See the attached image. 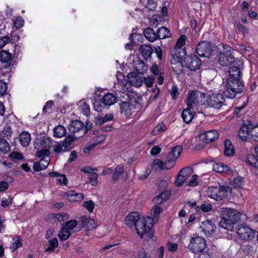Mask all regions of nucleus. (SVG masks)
Listing matches in <instances>:
<instances>
[{
    "label": "nucleus",
    "mask_w": 258,
    "mask_h": 258,
    "mask_svg": "<svg viewBox=\"0 0 258 258\" xmlns=\"http://www.w3.org/2000/svg\"><path fill=\"white\" fill-rule=\"evenodd\" d=\"M231 192V188L226 186L220 187L210 186L208 188L207 194L209 197L217 201L223 200Z\"/></svg>",
    "instance_id": "39448f33"
},
{
    "label": "nucleus",
    "mask_w": 258,
    "mask_h": 258,
    "mask_svg": "<svg viewBox=\"0 0 258 258\" xmlns=\"http://www.w3.org/2000/svg\"><path fill=\"white\" fill-rule=\"evenodd\" d=\"M152 166L153 168H155V169L156 170L158 168L167 169L171 168L173 166V164L170 165L168 161L167 162L164 163L159 159H156L152 163Z\"/></svg>",
    "instance_id": "393cba45"
},
{
    "label": "nucleus",
    "mask_w": 258,
    "mask_h": 258,
    "mask_svg": "<svg viewBox=\"0 0 258 258\" xmlns=\"http://www.w3.org/2000/svg\"><path fill=\"white\" fill-rule=\"evenodd\" d=\"M49 159L48 156H47L46 157H44L40 160V161L39 162V166H41V167H42V168L44 169L48 166L49 164Z\"/></svg>",
    "instance_id": "13d9d810"
},
{
    "label": "nucleus",
    "mask_w": 258,
    "mask_h": 258,
    "mask_svg": "<svg viewBox=\"0 0 258 258\" xmlns=\"http://www.w3.org/2000/svg\"><path fill=\"white\" fill-rule=\"evenodd\" d=\"M123 167L122 165H119L117 166L112 175V179L114 181H116L118 177L123 173Z\"/></svg>",
    "instance_id": "49530a36"
},
{
    "label": "nucleus",
    "mask_w": 258,
    "mask_h": 258,
    "mask_svg": "<svg viewBox=\"0 0 258 258\" xmlns=\"http://www.w3.org/2000/svg\"><path fill=\"white\" fill-rule=\"evenodd\" d=\"M186 37L184 35L181 36L177 40L176 45L172 50V53L181 55H185L184 48H182L185 42Z\"/></svg>",
    "instance_id": "a211bd4d"
},
{
    "label": "nucleus",
    "mask_w": 258,
    "mask_h": 258,
    "mask_svg": "<svg viewBox=\"0 0 258 258\" xmlns=\"http://www.w3.org/2000/svg\"><path fill=\"white\" fill-rule=\"evenodd\" d=\"M192 172L191 168L186 167L182 168L179 172L175 181V184L177 186H181L185 180L191 175Z\"/></svg>",
    "instance_id": "4468645a"
},
{
    "label": "nucleus",
    "mask_w": 258,
    "mask_h": 258,
    "mask_svg": "<svg viewBox=\"0 0 258 258\" xmlns=\"http://www.w3.org/2000/svg\"><path fill=\"white\" fill-rule=\"evenodd\" d=\"M167 249L170 252H174L177 249V244L174 243L168 242L166 245Z\"/></svg>",
    "instance_id": "052dcab7"
},
{
    "label": "nucleus",
    "mask_w": 258,
    "mask_h": 258,
    "mask_svg": "<svg viewBox=\"0 0 258 258\" xmlns=\"http://www.w3.org/2000/svg\"><path fill=\"white\" fill-rule=\"evenodd\" d=\"M243 184V179L238 177L233 179L231 182V185L235 188L241 187Z\"/></svg>",
    "instance_id": "603ef678"
},
{
    "label": "nucleus",
    "mask_w": 258,
    "mask_h": 258,
    "mask_svg": "<svg viewBox=\"0 0 258 258\" xmlns=\"http://www.w3.org/2000/svg\"><path fill=\"white\" fill-rule=\"evenodd\" d=\"M206 94L201 92L195 91L189 92L186 103L187 106L192 110H195L198 112H201L199 109L200 105H205Z\"/></svg>",
    "instance_id": "f03ea898"
},
{
    "label": "nucleus",
    "mask_w": 258,
    "mask_h": 258,
    "mask_svg": "<svg viewBox=\"0 0 258 258\" xmlns=\"http://www.w3.org/2000/svg\"><path fill=\"white\" fill-rule=\"evenodd\" d=\"M71 233L69 229L63 226L59 231L58 237L61 240H64L68 239Z\"/></svg>",
    "instance_id": "4c0bfd02"
},
{
    "label": "nucleus",
    "mask_w": 258,
    "mask_h": 258,
    "mask_svg": "<svg viewBox=\"0 0 258 258\" xmlns=\"http://www.w3.org/2000/svg\"><path fill=\"white\" fill-rule=\"evenodd\" d=\"M101 101L105 105L110 106L117 102V97L112 93H108L102 97Z\"/></svg>",
    "instance_id": "b1692460"
},
{
    "label": "nucleus",
    "mask_w": 258,
    "mask_h": 258,
    "mask_svg": "<svg viewBox=\"0 0 258 258\" xmlns=\"http://www.w3.org/2000/svg\"><path fill=\"white\" fill-rule=\"evenodd\" d=\"M233 49L229 46L224 48V50L219 52L218 60L222 66H229L235 61L232 54Z\"/></svg>",
    "instance_id": "423d86ee"
},
{
    "label": "nucleus",
    "mask_w": 258,
    "mask_h": 258,
    "mask_svg": "<svg viewBox=\"0 0 258 258\" xmlns=\"http://www.w3.org/2000/svg\"><path fill=\"white\" fill-rule=\"evenodd\" d=\"M51 218L56 221H62L69 219V215L67 213L53 214L52 215Z\"/></svg>",
    "instance_id": "58836bf2"
},
{
    "label": "nucleus",
    "mask_w": 258,
    "mask_h": 258,
    "mask_svg": "<svg viewBox=\"0 0 258 258\" xmlns=\"http://www.w3.org/2000/svg\"><path fill=\"white\" fill-rule=\"evenodd\" d=\"M77 224L78 223L76 220H71L67 222L63 226L69 229L70 231V230L73 229L77 225Z\"/></svg>",
    "instance_id": "6e6d98bb"
},
{
    "label": "nucleus",
    "mask_w": 258,
    "mask_h": 258,
    "mask_svg": "<svg viewBox=\"0 0 258 258\" xmlns=\"http://www.w3.org/2000/svg\"><path fill=\"white\" fill-rule=\"evenodd\" d=\"M13 198L11 196L9 197V201L6 199H3L2 201L1 206L4 208L7 207L10 205L12 204Z\"/></svg>",
    "instance_id": "69168bd1"
},
{
    "label": "nucleus",
    "mask_w": 258,
    "mask_h": 258,
    "mask_svg": "<svg viewBox=\"0 0 258 258\" xmlns=\"http://www.w3.org/2000/svg\"><path fill=\"white\" fill-rule=\"evenodd\" d=\"M22 239L19 237H14L13 239L12 244L11 246V249L13 251H14L19 247H21L22 245Z\"/></svg>",
    "instance_id": "a19ab883"
},
{
    "label": "nucleus",
    "mask_w": 258,
    "mask_h": 258,
    "mask_svg": "<svg viewBox=\"0 0 258 258\" xmlns=\"http://www.w3.org/2000/svg\"><path fill=\"white\" fill-rule=\"evenodd\" d=\"M206 240L201 237H192L188 244V249L194 253L203 251L206 248Z\"/></svg>",
    "instance_id": "0eeeda50"
},
{
    "label": "nucleus",
    "mask_w": 258,
    "mask_h": 258,
    "mask_svg": "<svg viewBox=\"0 0 258 258\" xmlns=\"http://www.w3.org/2000/svg\"><path fill=\"white\" fill-rule=\"evenodd\" d=\"M127 78L131 85L136 87L141 86L143 82L142 77L135 73L129 74Z\"/></svg>",
    "instance_id": "412c9836"
},
{
    "label": "nucleus",
    "mask_w": 258,
    "mask_h": 258,
    "mask_svg": "<svg viewBox=\"0 0 258 258\" xmlns=\"http://www.w3.org/2000/svg\"><path fill=\"white\" fill-rule=\"evenodd\" d=\"M207 142H210L218 137V133L215 131L206 132Z\"/></svg>",
    "instance_id": "37998d69"
},
{
    "label": "nucleus",
    "mask_w": 258,
    "mask_h": 258,
    "mask_svg": "<svg viewBox=\"0 0 258 258\" xmlns=\"http://www.w3.org/2000/svg\"><path fill=\"white\" fill-rule=\"evenodd\" d=\"M237 233L242 239L250 240L254 237L256 231L247 225L240 224L238 226Z\"/></svg>",
    "instance_id": "1a4fd4ad"
},
{
    "label": "nucleus",
    "mask_w": 258,
    "mask_h": 258,
    "mask_svg": "<svg viewBox=\"0 0 258 258\" xmlns=\"http://www.w3.org/2000/svg\"><path fill=\"white\" fill-rule=\"evenodd\" d=\"M196 110H192V109L189 108L188 107L187 108L183 109L182 113V117L183 120L186 123L190 122L193 118V112Z\"/></svg>",
    "instance_id": "cd10ccee"
},
{
    "label": "nucleus",
    "mask_w": 258,
    "mask_h": 258,
    "mask_svg": "<svg viewBox=\"0 0 258 258\" xmlns=\"http://www.w3.org/2000/svg\"><path fill=\"white\" fill-rule=\"evenodd\" d=\"M79 136L75 135L73 136H69L62 143L64 144V146H66V147L69 149V146H70L72 142L74 141V138H77Z\"/></svg>",
    "instance_id": "5fc2aeb1"
},
{
    "label": "nucleus",
    "mask_w": 258,
    "mask_h": 258,
    "mask_svg": "<svg viewBox=\"0 0 258 258\" xmlns=\"http://www.w3.org/2000/svg\"><path fill=\"white\" fill-rule=\"evenodd\" d=\"M223 94L206 95V104L210 107L219 108L224 104L225 99Z\"/></svg>",
    "instance_id": "6e6552de"
},
{
    "label": "nucleus",
    "mask_w": 258,
    "mask_h": 258,
    "mask_svg": "<svg viewBox=\"0 0 258 258\" xmlns=\"http://www.w3.org/2000/svg\"><path fill=\"white\" fill-rule=\"evenodd\" d=\"M81 224L83 228H85L88 230L95 229L97 227L96 221L88 217L82 216L80 217Z\"/></svg>",
    "instance_id": "6ab92c4d"
},
{
    "label": "nucleus",
    "mask_w": 258,
    "mask_h": 258,
    "mask_svg": "<svg viewBox=\"0 0 258 258\" xmlns=\"http://www.w3.org/2000/svg\"><path fill=\"white\" fill-rule=\"evenodd\" d=\"M229 78L228 79L237 81L240 78V71L239 68L237 67H232L229 70Z\"/></svg>",
    "instance_id": "bb28decb"
},
{
    "label": "nucleus",
    "mask_w": 258,
    "mask_h": 258,
    "mask_svg": "<svg viewBox=\"0 0 258 258\" xmlns=\"http://www.w3.org/2000/svg\"><path fill=\"white\" fill-rule=\"evenodd\" d=\"M198 176L196 174H194L192 176V178L190 179L188 182V185L190 186H195L197 185L198 183V181H197Z\"/></svg>",
    "instance_id": "0e129e2a"
},
{
    "label": "nucleus",
    "mask_w": 258,
    "mask_h": 258,
    "mask_svg": "<svg viewBox=\"0 0 258 258\" xmlns=\"http://www.w3.org/2000/svg\"><path fill=\"white\" fill-rule=\"evenodd\" d=\"M224 154L227 156H230L234 154V150L230 141L226 140L225 141Z\"/></svg>",
    "instance_id": "72a5a7b5"
},
{
    "label": "nucleus",
    "mask_w": 258,
    "mask_h": 258,
    "mask_svg": "<svg viewBox=\"0 0 258 258\" xmlns=\"http://www.w3.org/2000/svg\"><path fill=\"white\" fill-rule=\"evenodd\" d=\"M120 106L121 113H123L126 116L130 115L132 114V109L133 106L129 102H122Z\"/></svg>",
    "instance_id": "c756f323"
},
{
    "label": "nucleus",
    "mask_w": 258,
    "mask_h": 258,
    "mask_svg": "<svg viewBox=\"0 0 258 258\" xmlns=\"http://www.w3.org/2000/svg\"><path fill=\"white\" fill-rule=\"evenodd\" d=\"M14 25L17 29H19L22 27L24 24V21L21 17H17L14 21Z\"/></svg>",
    "instance_id": "bf43d9fd"
},
{
    "label": "nucleus",
    "mask_w": 258,
    "mask_h": 258,
    "mask_svg": "<svg viewBox=\"0 0 258 258\" xmlns=\"http://www.w3.org/2000/svg\"><path fill=\"white\" fill-rule=\"evenodd\" d=\"M199 253V258H210L211 255L208 252V250L198 252Z\"/></svg>",
    "instance_id": "774afa93"
},
{
    "label": "nucleus",
    "mask_w": 258,
    "mask_h": 258,
    "mask_svg": "<svg viewBox=\"0 0 258 258\" xmlns=\"http://www.w3.org/2000/svg\"><path fill=\"white\" fill-rule=\"evenodd\" d=\"M251 124H244L239 130L238 135L243 141H248L251 139Z\"/></svg>",
    "instance_id": "dca6fc26"
},
{
    "label": "nucleus",
    "mask_w": 258,
    "mask_h": 258,
    "mask_svg": "<svg viewBox=\"0 0 258 258\" xmlns=\"http://www.w3.org/2000/svg\"><path fill=\"white\" fill-rule=\"evenodd\" d=\"M240 214L233 209L227 210L225 215L219 222V226L227 229H231L233 225L237 222L240 219Z\"/></svg>",
    "instance_id": "20e7f679"
},
{
    "label": "nucleus",
    "mask_w": 258,
    "mask_h": 258,
    "mask_svg": "<svg viewBox=\"0 0 258 258\" xmlns=\"http://www.w3.org/2000/svg\"><path fill=\"white\" fill-rule=\"evenodd\" d=\"M67 131L62 125H58L53 130V135L55 137L61 138L66 135Z\"/></svg>",
    "instance_id": "f704fd0d"
},
{
    "label": "nucleus",
    "mask_w": 258,
    "mask_h": 258,
    "mask_svg": "<svg viewBox=\"0 0 258 258\" xmlns=\"http://www.w3.org/2000/svg\"><path fill=\"white\" fill-rule=\"evenodd\" d=\"M170 36L169 30L167 28L164 27L160 28L157 33V36L159 39H164L166 37H168Z\"/></svg>",
    "instance_id": "e433bc0d"
},
{
    "label": "nucleus",
    "mask_w": 258,
    "mask_h": 258,
    "mask_svg": "<svg viewBox=\"0 0 258 258\" xmlns=\"http://www.w3.org/2000/svg\"><path fill=\"white\" fill-rule=\"evenodd\" d=\"M203 231L207 236L210 235L214 231L215 226L211 220H206L202 222L201 225Z\"/></svg>",
    "instance_id": "aec40b11"
},
{
    "label": "nucleus",
    "mask_w": 258,
    "mask_h": 258,
    "mask_svg": "<svg viewBox=\"0 0 258 258\" xmlns=\"http://www.w3.org/2000/svg\"><path fill=\"white\" fill-rule=\"evenodd\" d=\"M142 217H140V214L137 212H132L130 213L125 219V224L131 228H136L137 222H138Z\"/></svg>",
    "instance_id": "f3484780"
},
{
    "label": "nucleus",
    "mask_w": 258,
    "mask_h": 258,
    "mask_svg": "<svg viewBox=\"0 0 258 258\" xmlns=\"http://www.w3.org/2000/svg\"><path fill=\"white\" fill-rule=\"evenodd\" d=\"M79 105L81 109L82 113L86 116H88L90 114V108L88 105L83 101H80Z\"/></svg>",
    "instance_id": "c03bdc74"
},
{
    "label": "nucleus",
    "mask_w": 258,
    "mask_h": 258,
    "mask_svg": "<svg viewBox=\"0 0 258 258\" xmlns=\"http://www.w3.org/2000/svg\"><path fill=\"white\" fill-rule=\"evenodd\" d=\"M83 206L89 212H92L94 208V204L92 201H86L83 203Z\"/></svg>",
    "instance_id": "4d7b16f0"
},
{
    "label": "nucleus",
    "mask_w": 258,
    "mask_h": 258,
    "mask_svg": "<svg viewBox=\"0 0 258 258\" xmlns=\"http://www.w3.org/2000/svg\"><path fill=\"white\" fill-rule=\"evenodd\" d=\"M182 149L181 146H176L174 147L172 151L169 153L168 156V161L170 164L174 165V162L180 156Z\"/></svg>",
    "instance_id": "4be33fe9"
},
{
    "label": "nucleus",
    "mask_w": 258,
    "mask_h": 258,
    "mask_svg": "<svg viewBox=\"0 0 258 258\" xmlns=\"http://www.w3.org/2000/svg\"><path fill=\"white\" fill-rule=\"evenodd\" d=\"M68 197L69 201L72 202L81 201L83 199V195L80 193H76L75 191H72L68 194Z\"/></svg>",
    "instance_id": "c9c22d12"
},
{
    "label": "nucleus",
    "mask_w": 258,
    "mask_h": 258,
    "mask_svg": "<svg viewBox=\"0 0 258 258\" xmlns=\"http://www.w3.org/2000/svg\"><path fill=\"white\" fill-rule=\"evenodd\" d=\"M58 246V241L57 238H53L49 240V246L45 249L46 252H52L54 248Z\"/></svg>",
    "instance_id": "a18cd8bd"
},
{
    "label": "nucleus",
    "mask_w": 258,
    "mask_h": 258,
    "mask_svg": "<svg viewBox=\"0 0 258 258\" xmlns=\"http://www.w3.org/2000/svg\"><path fill=\"white\" fill-rule=\"evenodd\" d=\"M165 129H166V126H165V125L164 124H163V123L158 124V125H157V126H156L154 128V129L152 131V133L153 135H156L159 134L160 133H161V132L165 131Z\"/></svg>",
    "instance_id": "8fccbe9b"
},
{
    "label": "nucleus",
    "mask_w": 258,
    "mask_h": 258,
    "mask_svg": "<svg viewBox=\"0 0 258 258\" xmlns=\"http://www.w3.org/2000/svg\"><path fill=\"white\" fill-rule=\"evenodd\" d=\"M184 62L186 68L191 71H195L200 68L201 63L198 57L195 55L185 56Z\"/></svg>",
    "instance_id": "ddd939ff"
},
{
    "label": "nucleus",
    "mask_w": 258,
    "mask_h": 258,
    "mask_svg": "<svg viewBox=\"0 0 258 258\" xmlns=\"http://www.w3.org/2000/svg\"><path fill=\"white\" fill-rule=\"evenodd\" d=\"M113 117L114 115L112 113L106 114L104 116H98L96 118V123L97 124H102L106 122L112 120Z\"/></svg>",
    "instance_id": "2f4dec72"
},
{
    "label": "nucleus",
    "mask_w": 258,
    "mask_h": 258,
    "mask_svg": "<svg viewBox=\"0 0 258 258\" xmlns=\"http://www.w3.org/2000/svg\"><path fill=\"white\" fill-rule=\"evenodd\" d=\"M51 176L56 177L57 180L60 184H67V178L64 175L59 174L56 172H51L49 174Z\"/></svg>",
    "instance_id": "ea45409f"
},
{
    "label": "nucleus",
    "mask_w": 258,
    "mask_h": 258,
    "mask_svg": "<svg viewBox=\"0 0 258 258\" xmlns=\"http://www.w3.org/2000/svg\"><path fill=\"white\" fill-rule=\"evenodd\" d=\"M213 170L220 173H231L232 170L228 165L222 163H214L213 165Z\"/></svg>",
    "instance_id": "5701e85b"
},
{
    "label": "nucleus",
    "mask_w": 258,
    "mask_h": 258,
    "mask_svg": "<svg viewBox=\"0 0 258 258\" xmlns=\"http://www.w3.org/2000/svg\"><path fill=\"white\" fill-rule=\"evenodd\" d=\"M139 50L145 59H147L150 57L153 52V49L152 48L147 45H143L140 46Z\"/></svg>",
    "instance_id": "c85d7f7f"
},
{
    "label": "nucleus",
    "mask_w": 258,
    "mask_h": 258,
    "mask_svg": "<svg viewBox=\"0 0 258 258\" xmlns=\"http://www.w3.org/2000/svg\"><path fill=\"white\" fill-rule=\"evenodd\" d=\"M207 135L206 132H204L203 133H201L199 136L196 138L197 141H203L205 143H208L207 142Z\"/></svg>",
    "instance_id": "338daca9"
},
{
    "label": "nucleus",
    "mask_w": 258,
    "mask_h": 258,
    "mask_svg": "<svg viewBox=\"0 0 258 258\" xmlns=\"http://www.w3.org/2000/svg\"><path fill=\"white\" fill-rule=\"evenodd\" d=\"M35 148L38 150L37 152V155L38 157L42 156H48L49 151V142L48 140L45 141L41 139H37L35 142Z\"/></svg>",
    "instance_id": "9d476101"
},
{
    "label": "nucleus",
    "mask_w": 258,
    "mask_h": 258,
    "mask_svg": "<svg viewBox=\"0 0 258 258\" xmlns=\"http://www.w3.org/2000/svg\"><path fill=\"white\" fill-rule=\"evenodd\" d=\"M244 89V86L240 80L235 81L228 79L225 90L222 93L226 98L233 99L238 94L241 93Z\"/></svg>",
    "instance_id": "7ed1b4c3"
},
{
    "label": "nucleus",
    "mask_w": 258,
    "mask_h": 258,
    "mask_svg": "<svg viewBox=\"0 0 258 258\" xmlns=\"http://www.w3.org/2000/svg\"><path fill=\"white\" fill-rule=\"evenodd\" d=\"M247 162L253 167H257L258 165L257 159L253 155H249L247 157Z\"/></svg>",
    "instance_id": "de8ad7c7"
},
{
    "label": "nucleus",
    "mask_w": 258,
    "mask_h": 258,
    "mask_svg": "<svg viewBox=\"0 0 258 258\" xmlns=\"http://www.w3.org/2000/svg\"><path fill=\"white\" fill-rule=\"evenodd\" d=\"M30 140V135L28 133L25 132L20 135L19 141L23 147H25L28 146Z\"/></svg>",
    "instance_id": "7c9ffc66"
},
{
    "label": "nucleus",
    "mask_w": 258,
    "mask_h": 258,
    "mask_svg": "<svg viewBox=\"0 0 258 258\" xmlns=\"http://www.w3.org/2000/svg\"><path fill=\"white\" fill-rule=\"evenodd\" d=\"M196 50L197 53L202 57H209L213 52L212 45L206 41L199 43Z\"/></svg>",
    "instance_id": "9b49d317"
},
{
    "label": "nucleus",
    "mask_w": 258,
    "mask_h": 258,
    "mask_svg": "<svg viewBox=\"0 0 258 258\" xmlns=\"http://www.w3.org/2000/svg\"><path fill=\"white\" fill-rule=\"evenodd\" d=\"M172 58L171 59V65L173 70L176 73L179 74L182 72L183 68L182 59L185 55H181L172 53Z\"/></svg>",
    "instance_id": "f8f14e48"
},
{
    "label": "nucleus",
    "mask_w": 258,
    "mask_h": 258,
    "mask_svg": "<svg viewBox=\"0 0 258 258\" xmlns=\"http://www.w3.org/2000/svg\"><path fill=\"white\" fill-rule=\"evenodd\" d=\"M11 54L7 51L2 50L0 52V61L4 62H8L11 60Z\"/></svg>",
    "instance_id": "79ce46f5"
},
{
    "label": "nucleus",
    "mask_w": 258,
    "mask_h": 258,
    "mask_svg": "<svg viewBox=\"0 0 258 258\" xmlns=\"http://www.w3.org/2000/svg\"><path fill=\"white\" fill-rule=\"evenodd\" d=\"M251 139L258 142V125L253 126L251 124Z\"/></svg>",
    "instance_id": "09e8293b"
},
{
    "label": "nucleus",
    "mask_w": 258,
    "mask_h": 258,
    "mask_svg": "<svg viewBox=\"0 0 258 258\" xmlns=\"http://www.w3.org/2000/svg\"><path fill=\"white\" fill-rule=\"evenodd\" d=\"M134 68L139 74H141L145 73L148 69L147 66H146L143 61L139 60H137L134 62Z\"/></svg>",
    "instance_id": "a878e982"
},
{
    "label": "nucleus",
    "mask_w": 258,
    "mask_h": 258,
    "mask_svg": "<svg viewBox=\"0 0 258 258\" xmlns=\"http://www.w3.org/2000/svg\"><path fill=\"white\" fill-rule=\"evenodd\" d=\"M144 33L145 37L151 42H153L158 38L157 33L152 29H146Z\"/></svg>",
    "instance_id": "473e14b6"
},
{
    "label": "nucleus",
    "mask_w": 258,
    "mask_h": 258,
    "mask_svg": "<svg viewBox=\"0 0 258 258\" xmlns=\"http://www.w3.org/2000/svg\"><path fill=\"white\" fill-rule=\"evenodd\" d=\"M69 150V149H68L67 147H66L63 143L55 145L53 148L54 151L58 153L65 152Z\"/></svg>",
    "instance_id": "864d4df0"
},
{
    "label": "nucleus",
    "mask_w": 258,
    "mask_h": 258,
    "mask_svg": "<svg viewBox=\"0 0 258 258\" xmlns=\"http://www.w3.org/2000/svg\"><path fill=\"white\" fill-rule=\"evenodd\" d=\"M154 78L152 77H148L144 78V83L148 87H150L152 86L154 82Z\"/></svg>",
    "instance_id": "680f3d73"
},
{
    "label": "nucleus",
    "mask_w": 258,
    "mask_h": 258,
    "mask_svg": "<svg viewBox=\"0 0 258 258\" xmlns=\"http://www.w3.org/2000/svg\"><path fill=\"white\" fill-rule=\"evenodd\" d=\"M83 124L79 120L72 121L69 127L70 132L72 133H77L79 137L83 136L86 132L83 128Z\"/></svg>",
    "instance_id": "2eb2a0df"
},
{
    "label": "nucleus",
    "mask_w": 258,
    "mask_h": 258,
    "mask_svg": "<svg viewBox=\"0 0 258 258\" xmlns=\"http://www.w3.org/2000/svg\"><path fill=\"white\" fill-rule=\"evenodd\" d=\"M154 220L150 217H142L141 219L137 222V226L135 228L138 234L141 238H145L149 240L153 236L154 232L152 230V226Z\"/></svg>",
    "instance_id": "f257e3e1"
},
{
    "label": "nucleus",
    "mask_w": 258,
    "mask_h": 258,
    "mask_svg": "<svg viewBox=\"0 0 258 258\" xmlns=\"http://www.w3.org/2000/svg\"><path fill=\"white\" fill-rule=\"evenodd\" d=\"M7 85L5 82L0 81V95H4L7 91Z\"/></svg>",
    "instance_id": "e2e57ef3"
},
{
    "label": "nucleus",
    "mask_w": 258,
    "mask_h": 258,
    "mask_svg": "<svg viewBox=\"0 0 258 258\" xmlns=\"http://www.w3.org/2000/svg\"><path fill=\"white\" fill-rule=\"evenodd\" d=\"M9 143L3 139H0V151L3 152H7L9 151Z\"/></svg>",
    "instance_id": "3c124183"
}]
</instances>
